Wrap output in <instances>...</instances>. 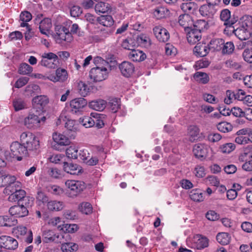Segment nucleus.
Here are the masks:
<instances>
[{"instance_id": "obj_1", "label": "nucleus", "mask_w": 252, "mask_h": 252, "mask_svg": "<svg viewBox=\"0 0 252 252\" xmlns=\"http://www.w3.org/2000/svg\"><path fill=\"white\" fill-rule=\"evenodd\" d=\"M22 184L19 182H16L15 186L12 188V186L7 187L5 188L4 192L5 193L9 194L8 200L11 202L18 201L20 203L22 200L25 202L30 201V197L26 196V191L22 189Z\"/></svg>"}, {"instance_id": "obj_2", "label": "nucleus", "mask_w": 252, "mask_h": 252, "mask_svg": "<svg viewBox=\"0 0 252 252\" xmlns=\"http://www.w3.org/2000/svg\"><path fill=\"white\" fill-rule=\"evenodd\" d=\"M20 141L25 147L28 156L40 147L38 138L30 132H23L20 135Z\"/></svg>"}, {"instance_id": "obj_3", "label": "nucleus", "mask_w": 252, "mask_h": 252, "mask_svg": "<svg viewBox=\"0 0 252 252\" xmlns=\"http://www.w3.org/2000/svg\"><path fill=\"white\" fill-rule=\"evenodd\" d=\"M41 60L39 64L41 66L49 68H55L58 66V57L52 53H44L41 55Z\"/></svg>"}, {"instance_id": "obj_4", "label": "nucleus", "mask_w": 252, "mask_h": 252, "mask_svg": "<svg viewBox=\"0 0 252 252\" xmlns=\"http://www.w3.org/2000/svg\"><path fill=\"white\" fill-rule=\"evenodd\" d=\"M54 37L56 42L58 43H62L63 41L70 42L73 39L69 30L61 26L56 27Z\"/></svg>"}, {"instance_id": "obj_5", "label": "nucleus", "mask_w": 252, "mask_h": 252, "mask_svg": "<svg viewBox=\"0 0 252 252\" xmlns=\"http://www.w3.org/2000/svg\"><path fill=\"white\" fill-rule=\"evenodd\" d=\"M52 138L54 143L52 144V147L58 151H62L64 149V146L69 145L70 143V141L67 136L57 132L53 133Z\"/></svg>"}, {"instance_id": "obj_6", "label": "nucleus", "mask_w": 252, "mask_h": 252, "mask_svg": "<svg viewBox=\"0 0 252 252\" xmlns=\"http://www.w3.org/2000/svg\"><path fill=\"white\" fill-rule=\"evenodd\" d=\"M187 244L191 248L201 250L208 247V240L201 235L196 234L192 238H189Z\"/></svg>"}, {"instance_id": "obj_7", "label": "nucleus", "mask_w": 252, "mask_h": 252, "mask_svg": "<svg viewBox=\"0 0 252 252\" xmlns=\"http://www.w3.org/2000/svg\"><path fill=\"white\" fill-rule=\"evenodd\" d=\"M63 238L64 236L63 234L55 233L51 230L46 229L42 231V241L46 243L51 242L62 243L63 242Z\"/></svg>"}, {"instance_id": "obj_8", "label": "nucleus", "mask_w": 252, "mask_h": 252, "mask_svg": "<svg viewBox=\"0 0 252 252\" xmlns=\"http://www.w3.org/2000/svg\"><path fill=\"white\" fill-rule=\"evenodd\" d=\"M108 70L105 67L96 66L92 68L89 72V77L94 82H100L107 77Z\"/></svg>"}, {"instance_id": "obj_9", "label": "nucleus", "mask_w": 252, "mask_h": 252, "mask_svg": "<svg viewBox=\"0 0 252 252\" xmlns=\"http://www.w3.org/2000/svg\"><path fill=\"white\" fill-rule=\"evenodd\" d=\"M10 148V154L13 158H17L18 161H21L23 157L28 156L25 147L21 142L19 143L18 141L12 142Z\"/></svg>"}, {"instance_id": "obj_10", "label": "nucleus", "mask_w": 252, "mask_h": 252, "mask_svg": "<svg viewBox=\"0 0 252 252\" xmlns=\"http://www.w3.org/2000/svg\"><path fill=\"white\" fill-rule=\"evenodd\" d=\"M46 120L45 117L39 118L37 115L30 113L24 119V125L28 128H35L40 126L41 123Z\"/></svg>"}, {"instance_id": "obj_11", "label": "nucleus", "mask_w": 252, "mask_h": 252, "mask_svg": "<svg viewBox=\"0 0 252 252\" xmlns=\"http://www.w3.org/2000/svg\"><path fill=\"white\" fill-rule=\"evenodd\" d=\"M211 150L210 147L205 144L198 143L195 144L193 147V153L194 156L201 160L207 158Z\"/></svg>"}, {"instance_id": "obj_12", "label": "nucleus", "mask_w": 252, "mask_h": 252, "mask_svg": "<svg viewBox=\"0 0 252 252\" xmlns=\"http://www.w3.org/2000/svg\"><path fill=\"white\" fill-rule=\"evenodd\" d=\"M25 206L23 205V203L21 204L19 203L18 205L12 206L9 210V213L15 218H21L27 216L29 211L27 207L29 204H27V202H25Z\"/></svg>"}, {"instance_id": "obj_13", "label": "nucleus", "mask_w": 252, "mask_h": 252, "mask_svg": "<svg viewBox=\"0 0 252 252\" xmlns=\"http://www.w3.org/2000/svg\"><path fill=\"white\" fill-rule=\"evenodd\" d=\"M217 5L210 3L200 6L199 13L206 18H212L217 11Z\"/></svg>"}, {"instance_id": "obj_14", "label": "nucleus", "mask_w": 252, "mask_h": 252, "mask_svg": "<svg viewBox=\"0 0 252 252\" xmlns=\"http://www.w3.org/2000/svg\"><path fill=\"white\" fill-rule=\"evenodd\" d=\"M0 245L6 249L14 250L18 248V243L14 238L3 235L0 237Z\"/></svg>"}, {"instance_id": "obj_15", "label": "nucleus", "mask_w": 252, "mask_h": 252, "mask_svg": "<svg viewBox=\"0 0 252 252\" xmlns=\"http://www.w3.org/2000/svg\"><path fill=\"white\" fill-rule=\"evenodd\" d=\"M230 32H232L241 40H245L248 39L251 35L250 31L245 27H239L236 29L232 26L227 30Z\"/></svg>"}, {"instance_id": "obj_16", "label": "nucleus", "mask_w": 252, "mask_h": 252, "mask_svg": "<svg viewBox=\"0 0 252 252\" xmlns=\"http://www.w3.org/2000/svg\"><path fill=\"white\" fill-rule=\"evenodd\" d=\"M153 32L156 38L160 42H166L169 38L168 32L160 26L155 27L153 29Z\"/></svg>"}, {"instance_id": "obj_17", "label": "nucleus", "mask_w": 252, "mask_h": 252, "mask_svg": "<svg viewBox=\"0 0 252 252\" xmlns=\"http://www.w3.org/2000/svg\"><path fill=\"white\" fill-rule=\"evenodd\" d=\"M87 104L86 99L83 98H77L72 100L70 102L71 111L73 113L80 112Z\"/></svg>"}, {"instance_id": "obj_18", "label": "nucleus", "mask_w": 252, "mask_h": 252, "mask_svg": "<svg viewBox=\"0 0 252 252\" xmlns=\"http://www.w3.org/2000/svg\"><path fill=\"white\" fill-rule=\"evenodd\" d=\"M67 78V72L65 69L58 68L56 71V75H50L48 79L54 82L65 81Z\"/></svg>"}, {"instance_id": "obj_19", "label": "nucleus", "mask_w": 252, "mask_h": 252, "mask_svg": "<svg viewBox=\"0 0 252 252\" xmlns=\"http://www.w3.org/2000/svg\"><path fill=\"white\" fill-rule=\"evenodd\" d=\"M65 186L71 190L77 193L85 189V184L80 181L67 180L65 183Z\"/></svg>"}, {"instance_id": "obj_20", "label": "nucleus", "mask_w": 252, "mask_h": 252, "mask_svg": "<svg viewBox=\"0 0 252 252\" xmlns=\"http://www.w3.org/2000/svg\"><path fill=\"white\" fill-rule=\"evenodd\" d=\"M187 39L188 42L191 44H194L199 41L201 38V32L190 28L189 30L186 31Z\"/></svg>"}, {"instance_id": "obj_21", "label": "nucleus", "mask_w": 252, "mask_h": 252, "mask_svg": "<svg viewBox=\"0 0 252 252\" xmlns=\"http://www.w3.org/2000/svg\"><path fill=\"white\" fill-rule=\"evenodd\" d=\"M16 182H19L16 181V178L14 176L11 175H4L0 176V187L7 188L12 186V188L15 186Z\"/></svg>"}, {"instance_id": "obj_22", "label": "nucleus", "mask_w": 252, "mask_h": 252, "mask_svg": "<svg viewBox=\"0 0 252 252\" xmlns=\"http://www.w3.org/2000/svg\"><path fill=\"white\" fill-rule=\"evenodd\" d=\"M200 129L196 125H190L188 128L187 137L191 142L197 141L199 138Z\"/></svg>"}, {"instance_id": "obj_23", "label": "nucleus", "mask_w": 252, "mask_h": 252, "mask_svg": "<svg viewBox=\"0 0 252 252\" xmlns=\"http://www.w3.org/2000/svg\"><path fill=\"white\" fill-rule=\"evenodd\" d=\"M178 23L184 28L185 31L189 30L193 25L192 18L188 14L181 15L179 17Z\"/></svg>"}, {"instance_id": "obj_24", "label": "nucleus", "mask_w": 252, "mask_h": 252, "mask_svg": "<svg viewBox=\"0 0 252 252\" xmlns=\"http://www.w3.org/2000/svg\"><path fill=\"white\" fill-rule=\"evenodd\" d=\"M119 68L122 74L126 77H128L132 75L134 71V65L128 62H123L120 65Z\"/></svg>"}, {"instance_id": "obj_25", "label": "nucleus", "mask_w": 252, "mask_h": 252, "mask_svg": "<svg viewBox=\"0 0 252 252\" xmlns=\"http://www.w3.org/2000/svg\"><path fill=\"white\" fill-rule=\"evenodd\" d=\"M220 18L222 21L224 22V24L226 26V29L227 30L229 27L232 26L236 22L235 19H231L230 11L227 9L221 11Z\"/></svg>"}, {"instance_id": "obj_26", "label": "nucleus", "mask_w": 252, "mask_h": 252, "mask_svg": "<svg viewBox=\"0 0 252 252\" xmlns=\"http://www.w3.org/2000/svg\"><path fill=\"white\" fill-rule=\"evenodd\" d=\"M63 169L71 175H78L82 171V168L79 165L67 162H64Z\"/></svg>"}, {"instance_id": "obj_27", "label": "nucleus", "mask_w": 252, "mask_h": 252, "mask_svg": "<svg viewBox=\"0 0 252 252\" xmlns=\"http://www.w3.org/2000/svg\"><path fill=\"white\" fill-rule=\"evenodd\" d=\"M52 27V23L50 19L45 18L39 23V29L40 32L46 35H48Z\"/></svg>"}, {"instance_id": "obj_28", "label": "nucleus", "mask_w": 252, "mask_h": 252, "mask_svg": "<svg viewBox=\"0 0 252 252\" xmlns=\"http://www.w3.org/2000/svg\"><path fill=\"white\" fill-rule=\"evenodd\" d=\"M32 19V15L30 12L28 11H24L21 12L20 15V26L21 27H26V29L30 31L31 28L28 23Z\"/></svg>"}, {"instance_id": "obj_29", "label": "nucleus", "mask_w": 252, "mask_h": 252, "mask_svg": "<svg viewBox=\"0 0 252 252\" xmlns=\"http://www.w3.org/2000/svg\"><path fill=\"white\" fill-rule=\"evenodd\" d=\"M128 57L134 62H141L146 59V56L141 50L132 49L129 53Z\"/></svg>"}, {"instance_id": "obj_30", "label": "nucleus", "mask_w": 252, "mask_h": 252, "mask_svg": "<svg viewBox=\"0 0 252 252\" xmlns=\"http://www.w3.org/2000/svg\"><path fill=\"white\" fill-rule=\"evenodd\" d=\"M106 101L103 99H98L93 100L89 102V107L96 111H102L106 107Z\"/></svg>"}, {"instance_id": "obj_31", "label": "nucleus", "mask_w": 252, "mask_h": 252, "mask_svg": "<svg viewBox=\"0 0 252 252\" xmlns=\"http://www.w3.org/2000/svg\"><path fill=\"white\" fill-rule=\"evenodd\" d=\"M91 116L93 117L94 126L97 128H101L104 126V121L106 119L105 115L97 113H91Z\"/></svg>"}, {"instance_id": "obj_32", "label": "nucleus", "mask_w": 252, "mask_h": 252, "mask_svg": "<svg viewBox=\"0 0 252 252\" xmlns=\"http://www.w3.org/2000/svg\"><path fill=\"white\" fill-rule=\"evenodd\" d=\"M209 50L208 45L207 46L205 44H198L195 46L193 51L196 56L204 57L208 54Z\"/></svg>"}, {"instance_id": "obj_33", "label": "nucleus", "mask_w": 252, "mask_h": 252, "mask_svg": "<svg viewBox=\"0 0 252 252\" xmlns=\"http://www.w3.org/2000/svg\"><path fill=\"white\" fill-rule=\"evenodd\" d=\"M32 102L34 106L42 109L48 103V99L45 95H38L32 99Z\"/></svg>"}, {"instance_id": "obj_34", "label": "nucleus", "mask_w": 252, "mask_h": 252, "mask_svg": "<svg viewBox=\"0 0 252 252\" xmlns=\"http://www.w3.org/2000/svg\"><path fill=\"white\" fill-rule=\"evenodd\" d=\"M97 21L102 26L110 27L114 23V21L111 15H102L97 18Z\"/></svg>"}, {"instance_id": "obj_35", "label": "nucleus", "mask_w": 252, "mask_h": 252, "mask_svg": "<svg viewBox=\"0 0 252 252\" xmlns=\"http://www.w3.org/2000/svg\"><path fill=\"white\" fill-rule=\"evenodd\" d=\"M47 207L49 210L52 211H59L64 207L63 203L57 200L49 201L47 204Z\"/></svg>"}, {"instance_id": "obj_36", "label": "nucleus", "mask_w": 252, "mask_h": 252, "mask_svg": "<svg viewBox=\"0 0 252 252\" xmlns=\"http://www.w3.org/2000/svg\"><path fill=\"white\" fill-rule=\"evenodd\" d=\"M189 197L195 202H201L204 199L203 191L199 189H193L190 191Z\"/></svg>"}, {"instance_id": "obj_37", "label": "nucleus", "mask_w": 252, "mask_h": 252, "mask_svg": "<svg viewBox=\"0 0 252 252\" xmlns=\"http://www.w3.org/2000/svg\"><path fill=\"white\" fill-rule=\"evenodd\" d=\"M95 10L96 13H108L111 12V7L110 5L106 2L100 1L95 5Z\"/></svg>"}, {"instance_id": "obj_38", "label": "nucleus", "mask_w": 252, "mask_h": 252, "mask_svg": "<svg viewBox=\"0 0 252 252\" xmlns=\"http://www.w3.org/2000/svg\"><path fill=\"white\" fill-rule=\"evenodd\" d=\"M224 44V40L222 38L213 39L211 40L208 45L209 50L214 51H219L222 48V45Z\"/></svg>"}, {"instance_id": "obj_39", "label": "nucleus", "mask_w": 252, "mask_h": 252, "mask_svg": "<svg viewBox=\"0 0 252 252\" xmlns=\"http://www.w3.org/2000/svg\"><path fill=\"white\" fill-rule=\"evenodd\" d=\"M194 80L199 83L206 84L210 80L208 74L202 72H197L193 75Z\"/></svg>"}, {"instance_id": "obj_40", "label": "nucleus", "mask_w": 252, "mask_h": 252, "mask_svg": "<svg viewBox=\"0 0 252 252\" xmlns=\"http://www.w3.org/2000/svg\"><path fill=\"white\" fill-rule=\"evenodd\" d=\"M79 123L86 128L91 127L94 126L93 117L90 115L85 116L79 119Z\"/></svg>"}, {"instance_id": "obj_41", "label": "nucleus", "mask_w": 252, "mask_h": 252, "mask_svg": "<svg viewBox=\"0 0 252 252\" xmlns=\"http://www.w3.org/2000/svg\"><path fill=\"white\" fill-rule=\"evenodd\" d=\"M217 240L220 244L225 245L230 242V237L228 233L226 232L219 233L217 235Z\"/></svg>"}, {"instance_id": "obj_42", "label": "nucleus", "mask_w": 252, "mask_h": 252, "mask_svg": "<svg viewBox=\"0 0 252 252\" xmlns=\"http://www.w3.org/2000/svg\"><path fill=\"white\" fill-rule=\"evenodd\" d=\"M66 156L72 159H77L78 158V148L75 146H70L66 150Z\"/></svg>"}, {"instance_id": "obj_43", "label": "nucleus", "mask_w": 252, "mask_h": 252, "mask_svg": "<svg viewBox=\"0 0 252 252\" xmlns=\"http://www.w3.org/2000/svg\"><path fill=\"white\" fill-rule=\"evenodd\" d=\"M217 129L220 132L226 133L231 131L232 130L233 126L229 123L222 122L219 123L217 125Z\"/></svg>"}, {"instance_id": "obj_44", "label": "nucleus", "mask_w": 252, "mask_h": 252, "mask_svg": "<svg viewBox=\"0 0 252 252\" xmlns=\"http://www.w3.org/2000/svg\"><path fill=\"white\" fill-rule=\"evenodd\" d=\"M13 105L15 110L17 111L27 107V104L23 99L21 98H16L13 100Z\"/></svg>"}, {"instance_id": "obj_45", "label": "nucleus", "mask_w": 252, "mask_h": 252, "mask_svg": "<svg viewBox=\"0 0 252 252\" xmlns=\"http://www.w3.org/2000/svg\"><path fill=\"white\" fill-rule=\"evenodd\" d=\"M181 8L185 12L191 13L196 8V5L191 2H185L181 4Z\"/></svg>"}, {"instance_id": "obj_46", "label": "nucleus", "mask_w": 252, "mask_h": 252, "mask_svg": "<svg viewBox=\"0 0 252 252\" xmlns=\"http://www.w3.org/2000/svg\"><path fill=\"white\" fill-rule=\"evenodd\" d=\"M62 243L61 249L63 252H72L77 250L78 246L75 243H64V242Z\"/></svg>"}, {"instance_id": "obj_47", "label": "nucleus", "mask_w": 252, "mask_h": 252, "mask_svg": "<svg viewBox=\"0 0 252 252\" xmlns=\"http://www.w3.org/2000/svg\"><path fill=\"white\" fill-rule=\"evenodd\" d=\"M235 148V145L232 143H225L220 147V151L223 154H229Z\"/></svg>"}, {"instance_id": "obj_48", "label": "nucleus", "mask_w": 252, "mask_h": 252, "mask_svg": "<svg viewBox=\"0 0 252 252\" xmlns=\"http://www.w3.org/2000/svg\"><path fill=\"white\" fill-rule=\"evenodd\" d=\"M78 89L80 94L83 96H86L90 90L88 85L81 81H80L78 83Z\"/></svg>"}, {"instance_id": "obj_49", "label": "nucleus", "mask_w": 252, "mask_h": 252, "mask_svg": "<svg viewBox=\"0 0 252 252\" xmlns=\"http://www.w3.org/2000/svg\"><path fill=\"white\" fill-rule=\"evenodd\" d=\"M108 106L113 113L117 112L120 107V101L117 98H114L108 102Z\"/></svg>"}, {"instance_id": "obj_50", "label": "nucleus", "mask_w": 252, "mask_h": 252, "mask_svg": "<svg viewBox=\"0 0 252 252\" xmlns=\"http://www.w3.org/2000/svg\"><path fill=\"white\" fill-rule=\"evenodd\" d=\"M79 209L82 213L88 215L92 212L93 208L90 203L83 202L80 205Z\"/></svg>"}, {"instance_id": "obj_51", "label": "nucleus", "mask_w": 252, "mask_h": 252, "mask_svg": "<svg viewBox=\"0 0 252 252\" xmlns=\"http://www.w3.org/2000/svg\"><path fill=\"white\" fill-rule=\"evenodd\" d=\"M65 127L69 131L75 132L78 129V122L73 120H68Z\"/></svg>"}, {"instance_id": "obj_52", "label": "nucleus", "mask_w": 252, "mask_h": 252, "mask_svg": "<svg viewBox=\"0 0 252 252\" xmlns=\"http://www.w3.org/2000/svg\"><path fill=\"white\" fill-rule=\"evenodd\" d=\"M194 175L197 178H203L206 175V171L204 167L201 165H197L193 171Z\"/></svg>"}, {"instance_id": "obj_53", "label": "nucleus", "mask_w": 252, "mask_h": 252, "mask_svg": "<svg viewBox=\"0 0 252 252\" xmlns=\"http://www.w3.org/2000/svg\"><path fill=\"white\" fill-rule=\"evenodd\" d=\"M18 71L21 74H29L32 71V67L27 63H23L20 65Z\"/></svg>"}, {"instance_id": "obj_54", "label": "nucleus", "mask_w": 252, "mask_h": 252, "mask_svg": "<svg viewBox=\"0 0 252 252\" xmlns=\"http://www.w3.org/2000/svg\"><path fill=\"white\" fill-rule=\"evenodd\" d=\"M78 229V226L76 224H64L61 228L65 233H74Z\"/></svg>"}, {"instance_id": "obj_55", "label": "nucleus", "mask_w": 252, "mask_h": 252, "mask_svg": "<svg viewBox=\"0 0 252 252\" xmlns=\"http://www.w3.org/2000/svg\"><path fill=\"white\" fill-rule=\"evenodd\" d=\"M207 22L204 20H197L195 23L193 22V29L199 31L200 32L201 31L205 30L207 26Z\"/></svg>"}, {"instance_id": "obj_56", "label": "nucleus", "mask_w": 252, "mask_h": 252, "mask_svg": "<svg viewBox=\"0 0 252 252\" xmlns=\"http://www.w3.org/2000/svg\"><path fill=\"white\" fill-rule=\"evenodd\" d=\"M222 52L223 54H231L234 49V45L232 42H227L222 46Z\"/></svg>"}, {"instance_id": "obj_57", "label": "nucleus", "mask_w": 252, "mask_h": 252, "mask_svg": "<svg viewBox=\"0 0 252 252\" xmlns=\"http://www.w3.org/2000/svg\"><path fill=\"white\" fill-rule=\"evenodd\" d=\"M251 152L250 149L247 148L244 150L242 153L239 157V160L241 161H246L248 159L251 158Z\"/></svg>"}, {"instance_id": "obj_58", "label": "nucleus", "mask_w": 252, "mask_h": 252, "mask_svg": "<svg viewBox=\"0 0 252 252\" xmlns=\"http://www.w3.org/2000/svg\"><path fill=\"white\" fill-rule=\"evenodd\" d=\"M39 90V87L37 85L30 84L26 87L25 92L32 95L33 94L38 93Z\"/></svg>"}, {"instance_id": "obj_59", "label": "nucleus", "mask_w": 252, "mask_h": 252, "mask_svg": "<svg viewBox=\"0 0 252 252\" xmlns=\"http://www.w3.org/2000/svg\"><path fill=\"white\" fill-rule=\"evenodd\" d=\"M165 11H166V12L168 11L166 9L163 7H158L155 10L154 15L156 18L161 19L165 17Z\"/></svg>"}, {"instance_id": "obj_60", "label": "nucleus", "mask_w": 252, "mask_h": 252, "mask_svg": "<svg viewBox=\"0 0 252 252\" xmlns=\"http://www.w3.org/2000/svg\"><path fill=\"white\" fill-rule=\"evenodd\" d=\"M225 66L232 69H239L241 67V65L240 63L233 60H229L226 61Z\"/></svg>"}, {"instance_id": "obj_61", "label": "nucleus", "mask_w": 252, "mask_h": 252, "mask_svg": "<svg viewBox=\"0 0 252 252\" xmlns=\"http://www.w3.org/2000/svg\"><path fill=\"white\" fill-rule=\"evenodd\" d=\"M137 41L141 46H147L150 45V39L145 35H141L137 37Z\"/></svg>"}, {"instance_id": "obj_62", "label": "nucleus", "mask_w": 252, "mask_h": 252, "mask_svg": "<svg viewBox=\"0 0 252 252\" xmlns=\"http://www.w3.org/2000/svg\"><path fill=\"white\" fill-rule=\"evenodd\" d=\"M29 81L28 77H21L15 82L14 87L16 88H20L25 86Z\"/></svg>"}, {"instance_id": "obj_63", "label": "nucleus", "mask_w": 252, "mask_h": 252, "mask_svg": "<svg viewBox=\"0 0 252 252\" xmlns=\"http://www.w3.org/2000/svg\"><path fill=\"white\" fill-rule=\"evenodd\" d=\"M241 27H245L250 31L252 28V18L251 17H246L242 23Z\"/></svg>"}, {"instance_id": "obj_64", "label": "nucleus", "mask_w": 252, "mask_h": 252, "mask_svg": "<svg viewBox=\"0 0 252 252\" xmlns=\"http://www.w3.org/2000/svg\"><path fill=\"white\" fill-rule=\"evenodd\" d=\"M243 57L246 62L252 63V50L246 49L243 53Z\"/></svg>"}]
</instances>
